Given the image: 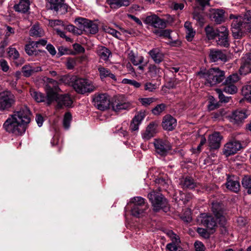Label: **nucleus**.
<instances>
[{"mask_svg": "<svg viewBox=\"0 0 251 251\" xmlns=\"http://www.w3.org/2000/svg\"><path fill=\"white\" fill-rule=\"evenodd\" d=\"M8 56L11 59L13 60H15L18 58L19 56V53L18 51L12 47H10L8 49V50L7 51Z\"/></svg>", "mask_w": 251, "mask_h": 251, "instance_id": "47", "label": "nucleus"}, {"mask_svg": "<svg viewBox=\"0 0 251 251\" xmlns=\"http://www.w3.org/2000/svg\"><path fill=\"white\" fill-rule=\"evenodd\" d=\"M197 231L200 235L204 238H208L209 237V233L204 228L199 227L197 229Z\"/></svg>", "mask_w": 251, "mask_h": 251, "instance_id": "64", "label": "nucleus"}, {"mask_svg": "<svg viewBox=\"0 0 251 251\" xmlns=\"http://www.w3.org/2000/svg\"><path fill=\"white\" fill-rule=\"evenodd\" d=\"M230 19H233L231 24L232 32L235 38H238L242 30H248L251 33V15H246L244 17L238 16L231 14Z\"/></svg>", "mask_w": 251, "mask_h": 251, "instance_id": "3", "label": "nucleus"}, {"mask_svg": "<svg viewBox=\"0 0 251 251\" xmlns=\"http://www.w3.org/2000/svg\"><path fill=\"white\" fill-rule=\"evenodd\" d=\"M242 64L239 71L241 75H246L251 72V53L246 54L242 58Z\"/></svg>", "mask_w": 251, "mask_h": 251, "instance_id": "19", "label": "nucleus"}, {"mask_svg": "<svg viewBox=\"0 0 251 251\" xmlns=\"http://www.w3.org/2000/svg\"><path fill=\"white\" fill-rule=\"evenodd\" d=\"M128 59L134 66H138V69L143 72L147 63L142 64L144 57L142 55H138L137 53L134 52L133 50H128L127 55Z\"/></svg>", "mask_w": 251, "mask_h": 251, "instance_id": "12", "label": "nucleus"}, {"mask_svg": "<svg viewBox=\"0 0 251 251\" xmlns=\"http://www.w3.org/2000/svg\"><path fill=\"white\" fill-rule=\"evenodd\" d=\"M153 145L155 152L162 156L166 155L172 149L171 144L165 139H155Z\"/></svg>", "mask_w": 251, "mask_h": 251, "instance_id": "9", "label": "nucleus"}, {"mask_svg": "<svg viewBox=\"0 0 251 251\" xmlns=\"http://www.w3.org/2000/svg\"><path fill=\"white\" fill-rule=\"evenodd\" d=\"M222 139V137L219 132H214L209 136V146L212 149H217L219 148Z\"/></svg>", "mask_w": 251, "mask_h": 251, "instance_id": "22", "label": "nucleus"}, {"mask_svg": "<svg viewBox=\"0 0 251 251\" xmlns=\"http://www.w3.org/2000/svg\"><path fill=\"white\" fill-rule=\"evenodd\" d=\"M50 6V8L58 11L62 9L64 11L66 10V5L64 3V0H46Z\"/></svg>", "mask_w": 251, "mask_h": 251, "instance_id": "29", "label": "nucleus"}, {"mask_svg": "<svg viewBox=\"0 0 251 251\" xmlns=\"http://www.w3.org/2000/svg\"><path fill=\"white\" fill-rule=\"evenodd\" d=\"M160 69L154 64H150L148 67V73L151 77H154L159 75Z\"/></svg>", "mask_w": 251, "mask_h": 251, "instance_id": "38", "label": "nucleus"}, {"mask_svg": "<svg viewBox=\"0 0 251 251\" xmlns=\"http://www.w3.org/2000/svg\"><path fill=\"white\" fill-rule=\"evenodd\" d=\"M49 25L52 27H55L57 25L65 26V24L63 23L61 21L59 20H50Z\"/></svg>", "mask_w": 251, "mask_h": 251, "instance_id": "62", "label": "nucleus"}, {"mask_svg": "<svg viewBox=\"0 0 251 251\" xmlns=\"http://www.w3.org/2000/svg\"><path fill=\"white\" fill-rule=\"evenodd\" d=\"M155 182L158 184L159 189L165 190L168 187L170 181L162 177H159L156 179Z\"/></svg>", "mask_w": 251, "mask_h": 251, "instance_id": "40", "label": "nucleus"}, {"mask_svg": "<svg viewBox=\"0 0 251 251\" xmlns=\"http://www.w3.org/2000/svg\"><path fill=\"white\" fill-rule=\"evenodd\" d=\"M144 22L156 28L163 29L166 26V21L155 14L148 16L144 20Z\"/></svg>", "mask_w": 251, "mask_h": 251, "instance_id": "10", "label": "nucleus"}, {"mask_svg": "<svg viewBox=\"0 0 251 251\" xmlns=\"http://www.w3.org/2000/svg\"><path fill=\"white\" fill-rule=\"evenodd\" d=\"M94 105L99 110L104 111L109 107V96L105 93L95 94L93 96Z\"/></svg>", "mask_w": 251, "mask_h": 251, "instance_id": "7", "label": "nucleus"}, {"mask_svg": "<svg viewBox=\"0 0 251 251\" xmlns=\"http://www.w3.org/2000/svg\"><path fill=\"white\" fill-rule=\"evenodd\" d=\"M205 30L209 39H214L218 34V28L215 30L212 27L207 26L205 27Z\"/></svg>", "mask_w": 251, "mask_h": 251, "instance_id": "39", "label": "nucleus"}, {"mask_svg": "<svg viewBox=\"0 0 251 251\" xmlns=\"http://www.w3.org/2000/svg\"><path fill=\"white\" fill-rule=\"evenodd\" d=\"M217 44L221 47L227 48L229 46L228 31L225 26H220L218 28Z\"/></svg>", "mask_w": 251, "mask_h": 251, "instance_id": "11", "label": "nucleus"}, {"mask_svg": "<svg viewBox=\"0 0 251 251\" xmlns=\"http://www.w3.org/2000/svg\"><path fill=\"white\" fill-rule=\"evenodd\" d=\"M241 148V144L239 141H231L225 145L223 152L226 156H229L237 153Z\"/></svg>", "mask_w": 251, "mask_h": 251, "instance_id": "15", "label": "nucleus"}, {"mask_svg": "<svg viewBox=\"0 0 251 251\" xmlns=\"http://www.w3.org/2000/svg\"><path fill=\"white\" fill-rule=\"evenodd\" d=\"M98 54L101 59L107 61L111 55V52L107 48L104 47H100L98 50Z\"/></svg>", "mask_w": 251, "mask_h": 251, "instance_id": "33", "label": "nucleus"}, {"mask_svg": "<svg viewBox=\"0 0 251 251\" xmlns=\"http://www.w3.org/2000/svg\"><path fill=\"white\" fill-rule=\"evenodd\" d=\"M184 28L186 32V39L188 41H192L195 34V30L193 28L191 23L186 22L184 24Z\"/></svg>", "mask_w": 251, "mask_h": 251, "instance_id": "30", "label": "nucleus"}, {"mask_svg": "<svg viewBox=\"0 0 251 251\" xmlns=\"http://www.w3.org/2000/svg\"><path fill=\"white\" fill-rule=\"evenodd\" d=\"M43 81L45 84V88L47 96V103L50 104L54 101L57 97V93L59 90L58 82L52 79L45 77Z\"/></svg>", "mask_w": 251, "mask_h": 251, "instance_id": "5", "label": "nucleus"}, {"mask_svg": "<svg viewBox=\"0 0 251 251\" xmlns=\"http://www.w3.org/2000/svg\"><path fill=\"white\" fill-rule=\"evenodd\" d=\"M106 2L112 9H118L122 6H127L130 3L129 0H106Z\"/></svg>", "mask_w": 251, "mask_h": 251, "instance_id": "28", "label": "nucleus"}, {"mask_svg": "<svg viewBox=\"0 0 251 251\" xmlns=\"http://www.w3.org/2000/svg\"><path fill=\"white\" fill-rule=\"evenodd\" d=\"M166 234L171 239L172 241H175L176 243H180V241L178 236H177L173 231L168 230L166 231Z\"/></svg>", "mask_w": 251, "mask_h": 251, "instance_id": "55", "label": "nucleus"}, {"mask_svg": "<svg viewBox=\"0 0 251 251\" xmlns=\"http://www.w3.org/2000/svg\"><path fill=\"white\" fill-rule=\"evenodd\" d=\"M162 125L164 129L171 131L176 126V120L172 116L167 115L164 117Z\"/></svg>", "mask_w": 251, "mask_h": 251, "instance_id": "21", "label": "nucleus"}, {"mask_svg": "<svg viewBox=\"0 0 251 251\" xmlns=\"http://www.w3.org/2000/svg\"><path fill=\"white\" fill-rule=\"evenodd\" d=\"M145 201V199L141 197H134L130 200V202L133 203L134 205L147 207V205L146 204Z\"/></svg>", "mask_w": 251, "mask_h": 251, "instance_id": "37", "label": "nucleus"}, {"mask_svg": "<svg viewBox=\"0 0 251 251\" xmlns=\"http://www.w3.org/2000/svg\"><path fill=\"white\" fill-rule=\"evenodd\" d=\"M179 184L183 189H192L198 186L197 184L194 181V179L189 176L180 178Z\"/></svg>", "mask_w": 251, "mask_h": 251, "instance_id": "25", "label": "nucleus"}, {"mask_svg": "<svg viewBox=\"0 0 251 251\" xmlns=\"http://www.w3.org/2000/svg\"><path fill=\"white\" fill-rule=\"evenodd\" d=\"M98 71L100 73V75L101 79L107 77H109L114 80L116 81L115 75L112 74L109 70L100 66L98 68Z\"/></svg>", "mask_w": 251, "mask_h": 251, "instance_id": "32", "label": "nucleus"}, {"mask_svg": "<svg viewBox=\"0 0 251 251\" xmlns=\"http://www.w3.org/2000/svg\"><path fill=\"white\" fill-rule=\"evenodd\" d=\"M247 117V114L245 110H237L232 113L230 117V121L234 124H238Z\"/></svg>", "mask_w": 251, "mask_h": 251, "instance_id": "24", "label": "nucleus"}, {"mask_svg": "<svg viewBox=\"0 0 251 251\" xmlns=\"http://www.w3.org/2000/svg\"><path fill=\"white\" fill-rule=\"evenodd\" d=\"M243 186L248 189L249 193L251 194V176H245L242 180Z\"/></svg>", "mask_w": 251, "mask_h": 251, "instance_id": "42", "label": "nucleus"}, {"mask_svg": "<svg viewBox=\"0 0 251 251\" xmlns=\"http://www.w3.org/2000/svg\"><path fill=\"white\" fill-rule=\"evenodd\" d=\"M224 12L222 10L217 9L214 14V19L217 23H221L224 21Z\"/></svg>", "mask_w": 251, "mask_h": 251, "instance_id": "43", "label": "nucleus"}, {"mask_svg": "<svg viewBox=\"0 0 251 251\" xmlns=\"http://www.w3.org/2000/svg\"><path fill=\"white\" fill-rule=\"evenodd\" d=\"M242 93L245 99L249 102H251V86H248L246 89H243Z\"/></svg>", "mask_w": 251, "mask_h": 251, "instance_id": "52", "label": "nucleus"}, {"mask_svg": "<svg viewBox=\"0 0 251 251\" xmlns=\"http://www.w3.org/2000/svg\"><path fill=\"white\" fill-rule=\"evenodd\" d=\"M209 57L212 62L218 61L226 62L227 56L222 50L218 49H211L209 50Z\"/></svg>", "mask_w": 251, "mask_h": 251, "instance_id": "17", "label": "nucleus"}, {"mask_svg": "<svg viewBox=\"0 0 251 251\" xmlns=\"http://www.w3.org/2000/svg\"><path fill=\"white\" fill-rule=\"evenodd\" d=\"M148 54L156 64H159L164 58V54L159 48H154L149 51Z\"/></svg>", "mask_w": 251, "mask_h": 251, "instance_id": "23", "label": "nucleus"}, {"mask_svg": "<svg viewBox=\"0 0 251 251\" xmlns=\"http://www.w3.org/2000/svg\"><path fill=\"white\" fill-rule=\"evenodd\" d=\"M148 197L155 211L164 209L167 206V200L159 192L152 191L148 194Z\"/></svg>", "mask_w": 251, "mask_h": 251, "instance_id": "6", "label": "nucleus"}, {"mask_svg": "<svg viewBox=\"0 0 251 251\" xmlns=\"http://www.w3.org/2000/svg\"><path fill=\"white\" fill-rule=\"evenodd\" d=\"M172 243L168 244L166 246L167 251H180L182 248L179 245L180 243H176L175 241H172Z\"/></svg>", "mask_w": 251, "mask_h": 251, "instance_id": "41", "label": "nucleus"}, {"mask_svg": "<svg viewBox=\"0 0 251 251\" xmlns=\"http://www.w3.org/2000/svg\"><path fill=\"white\" fill-rule=\"evenodd\" d=\"M4 32H5V37H8L10 36V34L14 33V29L9 26L6 27V29H0V36L3 34Z\"/></svg>", "mask_w": 251, "mask_h": 251, "instance_id": "58", "label": "nucleus"}, {"mask_svg": "<svg viewBox=\"0 0 251 251\" xmlns=\"http://www.w3.org/2000/svg\"><path fill=\"white\" fill-rule=\"evenodd\" d=\"M239 79V75L237 74H234L229 75L226 80L225 83L227 84H232L237 82Z\"/></svg>", "mask_w": 251, "mask_h": 251, "instance_id": "51", "label": "nucleus"}, {"mask_svg": "<svg viewBox=\"0 0 251 251\" xmlns=\"http://www.w3.org/2000/svg\"><path fill=\"white\" fill-rule=\"evenodd\" d=\"M63 26L69 32H71L74 34H77V28L75 27L73 25H65V26Z\"/></svg>", "mask_w": 251, "mask_h": 251, "instance_id": "60", "label": "nucleus"}, {"mask_svg": "<svg viewBox=\"0 0 251 251\" xmlns=\"http://www.w3.org/2000/svg\"><path fill=\"white\" fill-rule=\"evenodd\" d=\"M56 101L57 103L58 107L61 108L63 105L65 106H70L73 102L71 98L68 95H57L54 101Z\"/></svg>", "mask_w": 251, "mask_h": 251, "instance_id": "26", "label": "nucleus"}, {"mask_svg": "<svg viewBox=\"0 0 251 251\" xmlns=\"http://www.w3.org/2000/svg\"><path fill=\"white\" fill-rule=\"evenodd\" d=\"M30 92L31 96L37 102H40L44 100L45 97L41 93L36 92L34 90H31Z\"/></svg>", "mask_w": 251, "mask_h": 251, "instance_id": "44", "label": "nucleus"}, {"mask_svg": "<svg viewBox=\"0 0 251 251\" xmlns=\"http://www.w3.org/2000/svg\"><path fill=\"white\" fill-rule=\"evenodd\" d=\"M193 18L201 24L204 23V18L202 14L198 13L196 10H195L193 13Z\"/></svg>", "mask_w": 251, "mask_h": 251, "instance_id": "57", "label": "nucleus"}, {"mask_svg": "<svg viewBox=\"0 0 251 251\" xmlns=\"http://www.w3.org/2000/svg\"><path fill=\"white\" fill-rule=\"evenodd\" d=\"M71 83L74 89L77 92L78 89V84L77 83V78L76 76L72 77L71 78Z\"/></svg>", "mask_w": 251, "mask_h": 251, "instance_id": "63", "label": "nucleus"}, {"mask_svg": "<svg viewBox=\"0 0 251 251\" xmlns=\"http://www.w3.org/2000/svg\"><path fill=\"white\" fill-rule=\"evenodd\" d=\"M79 31L81 33L94 34L98 31V25L88 19L79 17Z\"/></svg>", "mask_w": 251, "mask_h": 251, "instance_id": "8", "label": "nucleus"}, {"mask_svg": "<svg viewBox=\"0 0 251 251\" xmlns=\"http://www.w3.org/2000/svg\"><path fill=\"white\" fill-rule=\"evenodd\" d=\"M22 72L25 76H29L33 73V67L25 65L22 68Z\"/></svg>", "mask_w": 251, "mask_h": 251, "instance_id": "50", "label": "nucleus"}, {"mask_svg": "<svg viewBox=\"0 0 251 251\" xmlns=\"http://www.w3.org/2000/svg\"><path fill=\"white\" fill-rule=\"evenodd\" d=\"M21 76V72L17 71L16 72L11 74L7 76L6 81L9 82L10 85L12 87L16 86L17 81L19 79Z\"/></svg>", "mask_w": 251, "mask_h": 251, "instance_id": "34", "label": "nucleus"}, {"mask_svg": "<svg viewBox=\"0 0 251 251\" xmlns=\"http://www.w3.org/2000/svg\"><path fill=\"white\" fill-rule=\"evenodd\" d=\"M36 48L35 45H34L33 43L32 42L31 44L25 46V50L26 52L29 55H36Z\"/></svg>", "mask_w": 251, "mask_h": 251, "instance_id": "46", "label": "nucleus"}, {"mask_svg": "<svg viewBox=\"0 0 251 251\" xmlns=\"http://www.w3.org/2000/svg\"><path fill=\"white\" fill-rule=\"evenodd\" d=\"M166 107V105L164 103L158 104L152 110V112L154 115H159L165 109Z\"/></svg>", "mask_w": 251, "mask_h": 251, "instance_id": "48", "label": "nucleus"}, {"mask_svg": "<svg viewBox=\"0 0 251 251\" xmlns=\"http://www.w3.org/2000/svg\"><path fill=\"white\" fill-rule=\"evenodd\" d=\"M71 118L72 117L70 113H67L65 115L63 120V126L65 129L69 128Z\"/></svg>", "mask_w": 251, "mask_h": 251, "instance_id": "53", "label": "nucleus"}, {"mask_svg": "<svg viewBox=\"0 0 251 251\" xmlns=\"http://www.w3.org/2000/svg\"><path fill=\"white\" fill-rule=\"evenodd\" d=\"M224 92L226 93L233 94L235 93L237 91V87L233 84H227L226 83V86L223 90Z\"/></svg>", "mask_w": 251, "mask_h": 251, "instance_id": "45", "label": "nucleus"}, {"mask_svg": "<svg viewBox=\"0 0 251 251\" xmlns=\"http://www.w3.org/2000/svg\"><path fill=\"white\" fill-rule=\"evenodd\" d=\"M147 209V207H143L133 205L131 210L132 215L136 217H139Z\"/></svg>", "mask_w": 251, "mask_h": 251, "instance_id": "35", "label": "nucleus"}, {"mask_svg": "<svg viewBox=\"0 0 251 251\" xmlns=\"http://www.w3.org/2000/svg\"><path fill=\"white\" fill-rule=\"evenodd\" d=\"M145 117V114L144 112H140L134 116L129 126V130L131 132H137L138 131L139 126Z\"/></svg>", "mask_w": 251, "mask_h": 251, "instance_id": "20", "label": "nucleus"}, {"mask_svg": "<svg viewBox=\"0 0 251 251\" xmlns=\"http://www.w3.org/2000/svg\"><path fill=\"white\" fill-rule=\"evenodd\" d=\"M198 76L206 80V84L210 86L222 82L225 78V72L218 68H211L208 70L201 71L198 73Z\"/></svg>", "mask_w": 251, "mask_h": 251, "instance_id": "4", "label": "nucleus"}, {"mask_svg": "<svg viewBox=\"0 0 251 251\" xmlns=\"http://www.w3.org/2000/svg\"><path fill=\"white\" fill-rule=\"evenodd\" d=\"M212 210L216 220L213 216L203 213L200 216L201 224L208 229L212 230L216 226L217 221L219 224L224 226L226 222V219L223 215L220 204L218 203H212Z\"/></svg>", "mask_w": 251, "mask_h": 251, "instance_id": "2", "label": "nucleus"}, {"mask_svg": "<svg viewBox=\"0 0 251 251\" xmlns=\"http://www.w3.org/2000/svg\"><path fill=\"white\" fill-rule=\"evenodd\" d=\"M31 114L26 106L21 107L15 111L4 124L6 130L9 132L21 134L24 132L27 124L30 121Z\"/></svg>", "mask_w": 251, "mask_h": 251, "instance_id": "1", "label": "nucleus"}, {"mask_svg": "<svg viewBox=\"0 0 251 251\" xmlns=\"http://www.w3.org/2000/svg\"><path fill=\"white\" fill-rule=\"evenodd\" d=\"M156 85L155 84L151 82H147L145 84V90L149 92H152L156 89Z\"/></svg>", "mask_w": 251, "mask_h": 251, "instance_id": "59", "label": "nucleus"}, {"mask_svg": "<svg viewBox=\"0 0 251 251\" xmlns=\"http://www.w3.org/2000/svg\"><path fill=\"white\" fill-rule=\"evenodd\" d=\"M157 124L152 122L151 123L145 131L142 132V137L145 141L150 140L153 137L157 132Z\"/></svg>", "mask_w": 251, "mask_h": 251, "instance_id": "18", "label": "nucleus"}, {"mask_svg": "<svg viewBox=\"0 0 251 251\" xmlns=\"http://www.w3.org/2000/svg\"><path fill=\"white\" fill-rule=\"evenodd\" d=\"M156 99L154 98H140L139 99V100L141 103V104L144 106H148L150 105L151 103L155 101Z\"/></svg>", "mask_w": 251, "mask_h": 251, "instance_id": "49", "label": "nucleus"}, {"mask_svg": "<svg viewBox=\"0 0 251 251\" xmlns=\"http://www.w3.org/2000/svg\"><path fill=\"white\" fill-rule=\"evenodd\" d=\"M219 94V98L221 102L227 103L229 101L230 97H226L222 93L221 90L218 89L217 90Z\"/></svg>", "mask_w": 251, "mask_h": 251, "instance_id": "56", "label": "nucleus"}, {"mask_svg": "<svg viewBox=\"0 0 251 251\" xmlns=\"http://www.w3.org/2000/svg\"><path fill=\"white\" fill-rule=\"evenodd\" d=\"M194 246L196 251H204L205 250V247L201 242L196 241Z\"/></svg>", "mask_w": 251, "mask_h": 251, "instance_id": "61", "label": "nucleus"}, {"mask_svg": "<svg viewBox=\"0 0 251 251\" xmlns=\"http://www.w3.org/2000/svg\"><path fill=\"white\" fill-rule=\"evenodd\" d=\"M30 35L32 36L41 37L44 35V31L38 25H35L31 28Z\"/></svg>", "mask_w": 251, "mask_h": 251, "instance_id": "36", "label": "nucleus"}, {"mask_svg": "<svg viewBox=\"0 0 251 251\" xmlns=\"http://www.w3.org/2000/svg\"><path fill=\"white\" fill-rule=\"evenodd\" d=\"M13 102V96L10 92L7 91L0 93V110L9 108Z\"/></svg>", "mask_w": 251, "mask_h": 251, "instance_id": "14", "label": "nucleus"}, {"mask_svg": "<svg viewBox=\"0 0 251 251\" xmlns=\"http://www.w3.org/2000/svg\"><path fill=\"white\" fill-rule=\"evenodd\" d=\"M29 0H20L19 3L14 6V8L17 11L25 13L29 9Z\"/></svg>", "mask_w": 251, "mask_h": 251, "instance_id": "31", "label": "nucleus"}, {"mask_svg": "<svg viewBox=\"0 0 251 251\" xmlns=\"http://www.w3.org/2000/svg\"><path fill=\"white\" fill-rule=\"evenodd\" d=\"M226 186L229 190L235 193H237L240 190L239 182L229 176L227 178Z\"/></svg>", "mask_w": 251, "mask_h": 251, "instance_id": "27", "label": "nucleus"}, {"mask_svg": "<svg viewBox=\"0 0 251 251\" xmlns=\"http://www.w3.org/2000/svg\"><path fill=\"white\" fill-rule=\"evenodd\" d=\"M103 29L106 32L111 34L114 37L116 38H119V35H120L119 32L109 27L105 26L103 28Z\"/></svg>", "mask_w": 251, "mask_h": 251, "instance_id": "54", "label": "nucleus"}, {"mask_svg": "<svg viewBox=\"0 0 251 251\" xmlns=\"http://www.w3.org/2000/svg\"><path fill=\"white\" fill-rule=\"evenodd\" d=\"M97 86L90 80L79 78V94H88L94 91Z\"/></svg>", "mask_w": 251, "mask_h": 251, "instance_id": "13", "label": "nucleus"}, {"mask_svg": "<svg viewBox=\"0 0 251 251\" xmlns=\"http://www.w3.org/2000/svg\"><path fill=\"white\" fill-rule=\"evenodd\" d=\"M130 103L124 97L121 96L118 97L112 104L113 110L117 112L130 109Z\"/></svg>", "mask_w": 251, "mask_h": 251, "instance_id": "16", "label": "nucleus"}]
</instances>
